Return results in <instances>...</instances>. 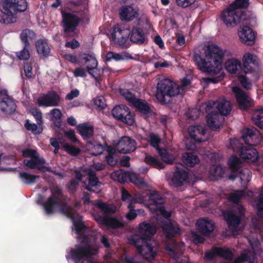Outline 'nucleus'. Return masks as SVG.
I'll return each instance as SVG.
<instances>
[{
  "mask_svg": "<svg viewBox=\"0 0 263 263\" xmlns=\"http://www.w3.org/2000/svg\"><path fill=\"white\" fill-rule=\"evenodd\" d=\"M185 115L189 119L195 120L199 117L200 111L196 108H193L189 109V110L185 112Z\"/></svg>",
  "mask_w": 263,
  "mask_h": 263,
  "instance_id": "nucleus-57",
  "label": "nucleus"
},
{
  "mask_svg": "<svg viewBox=\"0 0 263 263\" xmlns=\"http://www.w3.org/2000/svg\"><path fill=\"white\" fill-rule=\"evenodd\" d=\"M120 92L124 97L125 100L132 105L134 104V102L138 99L136 98L135 96L129 90L124 91L123 90L120 89Z\"/></svg>",
  "mask_w": 263,
  "mask_h": 263,
  "instance_id": "nucleus-51",
  "label": "nucleus"
},
{
  "mask_svg": "<svg viewBox=\"0 0 263 263\" xmlns=\"http://www.w3.org/2000/svg\"><path fill=\"white\" fill-rule=\"evenodd\" d=\"M77 132H93V125L90 123L85 122L77 126Z\"/></svg>",
  "mask_w": 263,
  "mask_h": 263,
  "instance_id": "nucleus-52",
  "label": "nucleus"
},
{
  "mask_svg": "<svg viewBox=\"0 0 263 263\" xmlns=\"http://www.w3.org/2000/svg\"><path fill=\"white\" fill-rule=\"evenodd\" d=\"M177 245L176 241L173 242V245L171 246L169 245H166L165 249L169 252V254L174 258L178 257V253L177 252Z\"/></svg>",
  "mask_w": 263,
  "mask_h": 263,
  "instance_id": "nucleus-59",
  "label": "nucleus"
},
{
  "mask_svg": "<svg viewBox=\"0 0 263 263\" xmlns=\"http://www.w3.org/2000/svg\"><path fill=\"white\" fill-rule=\"evenodd\" d=\"M158 154L163 162L170 164L173 163L174 161L173 156L169 154L166 149L158 148Z\"/></svg>",
  "mask_w": 263,
  "mask_h": 263,
  "instance_id": "nucleus-46",
  "label": "nucleus"
},
{
  "mask_svg": "<svg viewBox=\"0 0 263 263\" xmlns=\"http://www.w3.org/2000/svg\"><path fill=\"white\" fill-rule=\"evenodd\" d=\"M36 51L39 55L48 58L50 54L51 49L47 39H40L35 42Z\"/></svg>",
  "mask_w": 263,
  "mask_h": 263,
  "instance_id": "nucleus-31",
  "label": "nucleus"
},
{
  "mask_svg": "<svg viewBox=\"0 0 263 263\" xmlns=\"http://www.w3.org/2000/svg\"><path fill=\"white\" fill-rule=\"evenodd\" d=\"M183 163L189 167H193L200 162L198 157L191 153H185L182 156Z\"/></svg>",
  "mask_w": 263,
  "mask_h": 263,
  "instance_id": "nucleus-36",
  "label": "nucleus"
},
{
  "mask_svg": "<svg viewBox=\"0 0 263 263\" xmlns=\"http://www.w3.org/2000/svg\"><path fill=\"white\" fill-rule=\"evenodd\" d=\"M60 144L63 147L64 151L72 156H77L81 153L80 148L66 142L65 141H60Z\"/></svg>",
  "mask_w": 263,
  "mask_h": 263,
  "instance_id": "nucleus-40",
  "label": "nucleus"
},
{
  "mask_svg": "<svg viewBox=\"0 0 263 263\" xmlns=\"http://www.w3.org/2000/svg\"><path fill=\"white\" fill-rule=\"evenodd\" d=\"M241 163L240 160L235 155L232 156L228 161L229 166L234 173L238 171Z\"/></svg>",
  "mask_w": 263,
  "mask_h": 263,
  "instance_id": "nucleus-44",
  "label": "nucleus"
},
{
  "mask_svg": "<svg viewBox=\"0 0 263 263\" xmlns=\"http://www.w3.org/2000/svg\"><path fill=\"white\" fill-rule=\"evenodd\" d=\"M245 133L246 135H243L242 138L247 145L244 146L239 152L240 157L242 159L251 162H255L258 158V154L256 149L252 146L255 145L258 143V142H253V138L256 135V133Z\"/></svg>",
  "mask_w": 263,
  "mask_h": 263,
  "instance_id": "nucleus-7",
  "label": "nucleus"
},
{
  "mask_svg": "<svg viewBox=\"0 0 263 263\" xmlns=\"http://www.w3.org/2000/svg\"><path fill=\"white\" fill-rule=\"evenodd\" d=\"M127 208L129 210L128 212L126 215V218L129 220H133L135 219L137 216V213L136 211L135 210L134 204L129 203Z\"/></svg>",
  "mask_w": 263,
  "mask_h": 263,
  "instance_id": "nucleus-54",
  "label": "nucleus"
},
{
  "mask_svg": "<svg viewBox=\"0 0 263 263\" xmlns=\"http://www.w3.org/2000/svg\"><path fill=\"white\" fill-rule=\"evenodd\" d=\"M62 17L64 32L66 36H68L70 33H73L76 31L79 23L83 21V18H81L70 12L62 13Z\"/></svg>",
  "mask_w": 263,
  "mask_h": 263,
  "instance_id": "nucleus-11",
  "label": "nucleus"
},
{
  "mask_svg": "<svg viewBox=\"0 0 263 263\" xmlns=\"http://www.w3.org/2000/svg\"><path fill=\"white\" fill-rule=\"evenodd\" d=\"M164 200L162 195L158 191H154L149 195L148 203L150 205H155L156 208L161 205H163Z\"/></svg>",
  "mask_w": 263,
  "mask_h": 263,
  "instance_id": "nucleus-37",
  "label": "nucleus"
},
{
  "mask_svg": "<svg viewBox=\"0 0 263 263\" xmlns=\"http://www.w3.org/2000/svg\"><path fill=\"white\" fill-rule=\"evenodd\" d=\"M119 15L122 21L130 22L138 16V10L130 6H124L120 9Z\"/></svg>",
  "mask_w": 263,
  "mask_h": 263,
  "instance_id": "nucleus-26",
  "label": "nucleus"
},
{
  "mask_svg": "<svg viewBox=\"0 0 263 263\" xmlns=\"http://www.w3.org/2000/svg\"><path fill=\"white\" fill-rule=\"evenodd\" d=\"M61 98L58 93L53 90L48 92L43 97H39L37 104L40 106H58Z\"/></svg>",
  "mask_w": 263,
  "mask_h": 263,
  "instance_id": "nucleus-18",
  "label": "nucleus"
},
{
  "mask_svg": "<svg viewBox=\"0 0 263 263\" xmlns=\"http://www.w3.org/2000/svg\"><path fill=\"white\" fill-rule=\"evenodd\" d=\"M242 60L245 73H252L256 70L258 65V59L256 55L247 53L244 54Z\"/></svg>",
  "mask_w": 263,
  "mask_h": 263,
  "instance_id": "nucleus-24",
  "label": "nucleus"
},
{
  "mask_svg": "<svg viewBox=\"0 0 263 263\" xmlns=\"http://www.w3.org/2000/svg\"><path fill=\"white\" fill-rule=\"evenodd\" d=\"M207 125L212 130L220 128L224 121V118L216 110H212L206 117Z\"/></svg>",
  "mask_w": 263,
  "mask_h": 263,
  "instance_id": "nucleus-21",
  "label": "nucleus"
},
{
  "mask_svg": "<svg viewBox=\"0 0 263 263\" xmlns=\"http://www.w3.org/2000/svg\"><path fill=\"white\" fill-rule=\"evenodd\" d=\"M45 163V159L40 158L39 155L30 159H25L24 160V165L28 168L30 169L36 168L42 171H44V169L46 168L44 166Z\"/></svg>",
  "mask_w": 263,
  "mask_h": 263,
  "instance_id": "nucleus-29",
  "label": "nucleus"
},
{
  "mask_svg": "<svg viewBox=\"0 0 263 263\" xmlns=\"http://www.w3.org/2000/svg\"><path fill=\"white\" fill-rule=\"evenodd\" d=\"M245 215V209L238 204L232 211L229 212L226 216L229 227L236 228L239 226L241 218Z\"/></svg>",
  "mask_w": 263,
  "mask_h": 263,
  "instance_id": "nucleus-14",
  "label": "nucleus"
},
{
  "mask_svg": "<svg viewBox=\"0 0 263 263\" xmlns=\"http://www.w3.org/2000/svg\"><path fill=\"white\" fill-rule=\"evenodd\" d=\"M213 105H216V107L218 112L223 116L229 115L232 109L230 101H227L226 99L220 100L217 102H214Z\"/></svg>",
  "mask_w": 263,
  "mask_h": 263,
  "instance_id": "nucleus-33",
  "label": "nucleus"
},
{
  "mask_svg": "<svg viewBox=\"0 0 263 263\" xmlns=\"http://www.w3.org/2000/svg\"><path fill=\"white\" fill-rule=\"evenodd\" d=\"M27 8L26 0H4L0 4V22L9 24L15 21L14 15L18 12L25 11Z\"/></svg>",
  "mask_w": 263,
  "mask_h": 263,
  "instance_id": "nucleus-3",
  "label": "nucleus"
},
{
  "mask_svg": "<svg viewBox=\"0 0 263 263\" xmlns=\"http://www.w3.org/2000/svg\"><path fill=\"white\" fill-rule=\"evenodd\" d=\"M256 208L258 216L263 219V190L259 195V200Z\"/></svg>",
  "mask_w": 263,
  "mask_h": 263,
  "instance_id": "nucleus-56",
  "label": "nucleus"
},
{
  "mask_svg": "<svg viewBox=\"0 0 263 263\" xmlns=\"http://www.w3.org/2000/svg\"><path fill=\"white\" fill-rule=\"evenodd\" d=\"M96 206L103 213V214L106 216L114 214L116 211V207L114 205H109L108 203L103 202L101 201L97 203Z\"/></svg>",
  "mask_w": 263,
  "mask_h": 263,
  "instance_id": "nucleus-35",
  "label": "nucleus"
},
{
  "mask_svg": "<svg viewBox=\"0 0 263 263\" xmlns=\"http://www.w3.org/2000/svg\"><path fill=\"white\" fill-rule=\"evenodd\" d=\"M252 120L257 127L263 130V107H260L254 111Z\"/></svg>",
  "mask_w": 263,
  "mask_h": 263,
  "instance_id": "nucleus-38",
  "label": "nucleus"
},
{
  "mask_svg": "<svg viewBox=\"0 0 263 263\" xmlns=\"http://www.w3.org/2000/svg\"><path fill=\"white\" fill-rule=\"evenodd\" d=\"M50 191L51 195L45 202L43 203L46 214H52L54 213L56 209L59 206H62V209L68 206H65V197L61 188L55 186L51 189ZM61 211H62V209H61Z\"/></svg>",
  "mask_w": 263,
  "mask_h": 263,
  "instance_id": "nucleus-5",
  "label": "nucleus"
},
{
  "mask_svg": "<svg viewBox=\"0 0 263 263\" xmlns=\"http://www.w3.org/2000/svg\"><path fill=\"white\" fill-rule=\"evenodd\" d=\"M238 80L241 86L247 90H250L252 88V83L248 81L246 76L241 75L239 77Z\"/></svg>",
  "mask_w": 263,
  "mask_h": 263,
  "instance_id": "nucleus-60",
  "label": "nucleus"
},
{
  "mask_svg": "<svg viewBox=\"0 0 263 263\" xmlns=\"http://www.w3.org/2000/svg\"><path fill=\"white\" fill-rule=\"evenodd\" d=\"M16 105L13 99L8 96L6 90L0 91V109L6 114L14 112Z\"/></svg>",
  "mask_w": 263,
  "mask_h": 263,
  "instance_id": "nucleus-16",
  "label": "nucleus"
},
{
  "mask_svg": "<svg viewBox=\"0 0 263 263\" xmlns=\"http://www.w3.org/2000/svg\"><path fill=\"white\" fill-rule=\"evenodd\" d=\"M79 183V181L74 179H71L69 184L67 185L68 190L71 193L76 192Z\"/></svg>",
  "mask_w": 263,
  "mask_h": 263,
  "instance_id": "nucleus-64",
  "label": "nucleus"
},
{
  "mask_svg": "<svg viewBox=\"0 0 263 263\" xmlns=\"http://www.w3.org/2000/svg\"><path fill=\"white\" fill-rule=\"evenodd\" d=\"M136 148V142L129 137H123L118 141L116 149L120 153L128 154L134 152Z\"/></svg>",
  "mask_w": 263,
  "mask_h": 263,
  "instance_id": "nucleus-20",
  "label": "nucleus"
},
{
  "mask_svg": "<svg viewBox=\"0 0 263 263\" xmlns=\"http://www.w3.org/2000/svg\"><path fill=\"white\" fill-rule=\"evenodd\" d=\"M211 175L218 178L222 177L225 173V170L220 165L214 166L210 168Z\"/></svg>",
  "mask_w": 263,
  "mask_h": 263,
  "instance_id": "nucleus-49",
  "label": "nucleus"
},
{
  "mask_svg": "<svg viewBox=\"0 0 263 263\" xmlns=\"http://www.w3.org/2000/svg\"><path fill=\"white\" fill-rule=\"evenodd\" d=\"M225 68L227 71L230 73H239L242 68L240 61L236 59L228 60L225 63Z\"/></svg>",
  "mask_w": 263,
  "mask_h": 263,
  "instance_id": "nucleus-34",
  "label": "nucleus"
},
{
  "mask_svg": "<svg viewBox=\"0 0 263 263\" xmlns=\"http://www.w3.org/2000/svg\"><path fill=\"white\" fill-rule=\"evenodd\" d=\"M148 33V29L144 26L141 18H139L131 30L118 24L115 25L111 32V37L119 46L127 48L129 44H126L128 39L132 43L138 45L147 44Z\"/></svg>",
  "mask_w": 263,
  "mask_h": 263,
  "instance_id": "nucleus-2",
  "label": "nucleus"
},
{
  "mask_svg": "<svg viewBox=\"0 0 263 263\" xmlns=\"http://www.w3.org/2000/svg\"><path fill=\"white\" fill-rule=\"evenodd\" d=\"M245 195V191L237 190L230 195L229 199L233 203H237Z\"/></svg>",
  "mask_w": 263,
  "mask_h": 263,
  "instance_id": "nucleus-47",
  "label": "nucleus"
},
{
  "mask_svg": "<svg viewBox=\"0 0 263 263\" xmlns=\"http://www.w3.org/2000/svg\"><path fill=\"white\" fill-rule=\"evenodd\" d=\"M69 255L74 263H82L84 260L90 259L95 253L93 250H89V246L85 247L76 245L74 248L71 249Z\"/></svg>",
  "mask_w": 263,
  "mask_h": 263,
  "instance_id": "nucleus-12",
  "label": "nucleus"
},
{
  "mask_svg": "<svg viewBox=\"0 0 263 263\" xmlns=\"http://www.w3.org/2000/svg\"><path fill=\"white\" fill-rule=\"evenodd\" d=\"M78 239L81 242L80 245L87 247L89 246V250H92V247L89 242V239L87 235L79 234Z\"/></svg>",
  "mask_w": 263,
  "mask_h": 263,
  "instance_id": "nucleus-55",
  "label": "nucleus"
},
{
  "mask_svg": "<svg viewBox=\"0 0 263 263\" xmlns=\"http://www.w3.org/2000/svg\"><path fill=\"white\" fill-rule=\"evenodd\" d=\"M62 213L72 221L77 234H79L85 230L86 227L84 223L81 220H76V216L78 214L73 208L68 206L63 208Z\"/></svg>",
  "mask_w": 263,
  "mask_h": 263,
  "instance_id": "nucleus-22",
  "label": "nucleus"
},
{
  "mask_svg": "<svg viewBox=\"0 0 263 263\" xmlns=\"http://www.w3.org/2000/svg\"><path fill=\"white\" fill-rule=\"evenodd\" d=\"M133 106L141 115L144 116L145 118L149 117L152 115L151 105L145 100L138 98Z\"/></svg>",
  "mask_w": 263,
  "mask_h": 263,
  "instance_id": "nucleus-28",
  "label": "nucleus"
},
{
  "mask_svg": "<svg viewBox=\"0 0 263 263\" xmlns=\"http://www.w3.org/2000/svg\"><path fill=\"white\" fill-rule=\"evenodd\" d=\"M230 144L232 149L234 152H237L239 154V152L242 149L245 145L240 142V140L237 138L231 139L230 140Z\"/></svg>",
  "mask_w": 263,
  "mask_h": 263,
  "instance_id": "nucleus-50",
  "label": "nucleus"
},
{
  "mask_svg": "<svg viewBox=\"0 0 263 263\" xmlns=\"http://www.w3.org/2000/svg\"><path fill=\"white\" fill-rule=\"evenodd\" d=\"M150 141L152 146L155 147L158 151V148H160L158 145L160 139L157 136L155 135L153 133H152L150 136Z\"/></svg>",
  "mask_w": 263,
  "mask_h": 263,
  "instance_id": "nucleus-62",
  "label": "nucleus"
},
{
  "mask_svg": "<svg viewBox=\"0 0 263 263\" xmlns=\"http://www.w3.org/2000/svg\"><path fill=\"white\" fill-rule=\"evenodd\" d=\"M238 35L241 43L249 46L254 44L255 34L250 27L244 26L238 30Z\"/></svg>",
  "mask_w": 263,
  "mask_h": 263,
  "instance_id": "nucleus-23",
  "label": "nucleus"
},
{
  "mask_svg": "<svg viewBox=\"0 0 263 263\" xmlns=\"http://www.w3.org/2000/svg\"><path fill=\"white\" fill-rule=\"evenodd\" d=\"M216 249L217 256L229 261H231L233 259L234 253L229 248L217 247Z\"/></svg>",
  "mask_w": 263,
  "mask_h": 263,
  "instance_id": "nucleus-39",
  "label": "nucleus"
},
{
  "mask_svg": "<svg viewBox=\"0 0 263 263\" xmlns=\"http://www.w3.org/2000/svg\"><path fill=\"white\" fill-rule=\"evenodd\" d=\"M132 241L139 253L145 259L154 258L156 253L154 251L151 240L139 241L133 238Z\"/></svg>",
  "mask_w": 263,
  "mask_h": 263,
  "instance_id": "nucleus-13",
  "label": "nucleus"
},
{
  "mask_svg": "<svg viewBox=\"0 0 263 263\" xmlns=\"http://www.w3.org/2000/svg\"><path fill=\"white\" fill-rule=\"evenodd\" d=\"M188 172L182 168L177 167L172 178V182L175 187H179L188 179Z\"/></svg>",
  "mask_w": 263,
  "mask_h": 263,
  "instance_id": "nucleus-30",
  "label": "nucleus"
},
{
  "mask_svg": "<svg viewBox=\"0 0 263 263\" xmlns=\"http://www.w3.org/2000/svg\"><path fill=\"white\" fill-rule=\"evenodd\" d=\"M198 231L203 236H208L215 229V224L211 220L207 217L199 219L197 221Z\"/></svg>",
  "mask_w": 263,
  "mask_h": 263,
  "instance_id": "nucleus-25",
  "label": "nucleus"
},
{
  "mask_svg": "<svg viewBox=\"0 0 263 263\" xmlns=\"http://www.w3.org/2000/svg\"><path fill=\"white\" fill-rule=\"evenodd\" d=\"M180 93L179 86L174 81L168 79L160 80L157 84L156 98L161 104H168L172 97Z\"/></svg>",
  "mask_w": 263,
  "mask_h": 263,
  "instance_id": "nucleus-4",
  "label": "nucleus"
},
{
  "mask_svg": "<svg viewBox=\"0 0 263 263\" xmlns=\"http://www.w3.org/2000/svg\"><path fill=\"white\" fill-rule=\"evenodd\" d=\"M233 92L239 108L241 109L247 110L253 105V101L248 96V93L245 92L238 87L233 88Z\"/></svg>",
  "mask_w": 263,
  "mask_h": 263,
  "instance_id": "nucleus-15",
  "label": "nucleus"
},
{
  "mask_svg": "<svg viewBox=\"0 0 263 263\" xmlns=\"http://www.w3.org/2000/svg\"><path fill=\"white\" fill-rule=\"evenodd\" d=\"M163 231L167 238H171L180 234V229L178 226L171 222H166L162 226Z\"/></svg>",
  "mask_w": 263,
  "mask_h": 263,
  "instance_id": "nucleus-32",
  "label": "nucleus"
},
{
  "mask_svg": "<svg viewBox=\"0 0 263 263\" xmlns=\"http://www.w3.org/2000/svg\"><path fill=\"white\" fill-rule=\"evenodd\" d=\"M97 221L106 226L109 229H118L123 228L124 226L123 222L115 217L100 216Z\"/></svg>",
  "mask_w": 263,
  "mask_h": 263,
  "instance_id": "nucleus-27",
  "label": "nucleus"
},
{
  "mask_svg": "<svg viewBox=\"0 0 263 263\" xmlns=\"http://www.w3.org/2000/svg\"><path fill=\"white\" fill-rule=\"evenodd\" d=\"M238 258L239 263H254L256 256L253 252L248 251L242 253Z\"/></svg>",
  "mask_w": 263,
  "mask_h": 263,
  "instance_id": "nucleus-43",
  "label": "nucleus"
},
{
  "mask_svg": "<svg viewBox=\"0 0 263 263\" xmlns=\"http://www.w3.org/2000/svg\"><path fill=\"white\" fill-rule=\"evenodd\" d=\"M216 248L217 247H213L211 251H206L205 253L204 258L209 261L213 260L217 256Z\"/></svg>",
  "mask_w": 263,
  "mask_h": 263,
  "instance_id": "nucleus-61",
  "label": "nucleus"
},
{
  "mask_svg": "<svg viewBox=\"0 0 263 263\" xmlns=\"http://www.w3.org/2000/svg\"><path fill=\"white\" fill-rule=\"evenodd\" d=\"M121 199L123 201H126L132 204L138 202L135 197L133 196L124 187H122L121 189Z\"/></svg>",
  "mask_w": 263,
  "mask_h": 263,
  "instance_id": "nucleus-45",
  "label": "nucleus"
},
{
  "mask_svg": "<svg viewBox=\"0 0 263 263\" xmlns=\"http://www.w3.org/2000/svg\"><path fill=\"white\" fill-rule=\"evenodd\" d=\"M229 5L230 8H234L236 10L246 9L249 5V0H235Z\"/></svg>",
  "mask_w": 263,
  "mask_h": 263,
  "instance_id": "nucleus-48",
  "label": "nucleus"
},
{
  "mask_svg": "<svg viewBox=\"0 0 263 263\" xmlns=\"http://www.w3.org/2000/svg\"><path fill=\"white\" fill-rule=\"evenodd\" d=\"M205 56L196 53L193 55V60L199 70L213 76L208 78L209 82L214 84L221 81L224 77L221 71L223 52L217 46H209L204 52Z\"/></svg>",
  "mask_w": 263,
  "mask_h": 263,
  "instance_id": "nucleus-1",
  "label": "nucleus"
},
{
  "mask_svg": "<svg viewBox=\"0 0 263 263\" xmlns=\"http://www.w3.org/2000/svg\"><path fill=\"white\" fill-rule=\"evenodd\" d=\"M156 231V226L154 224L142 222L139 224V237L137 238L138 236H136L134 238L139 241L150 240Z\"/></svg>",
  "mask_w": 263,
  "mask_h": 263,
  "instance_id": "nucleus-17",
  "label": "nucleus"
},
{
  "mask_svg": "<svg viewBox=\"0 0 263 263\" xmlns=\"http://www.w3.org/2000/svg\"><path fill=\"white\" fill-rule=\"evenodd\" d=\"M79 62L81 64L88 63V65L86 66L88 72L96 81H98L97 77L93 74L94 69H96L98 66V62L94 53L81 54L80 55Z\"/></svg>",
  "mask_w": 263,
  "mask_h": 263,
  "instance_id": "nucleus-19",
  "label": "nucleus"
},
{
  "mask_svg": "<svg viewBox=\"0 0 263 263\" xmlns=\"http://www.w3.org/2000/svg\"><path fill=\"white\" fill-rule=\"evenodd\" d=\"M144 161L147 164L157 169L160 170L165 167V165L158 158L151 155H146Z\"/></svg>",
  "mask_w": 263,
  "mask_h": 263,
  "instance_id": "nucleus-41",
  "label": "nucleus"
},
{
  "mask_svg": "<svg viewBox=\"0 0 263 263\" xmlns=\"http://www.w3.org/2000/svg\"><path fill=\"white\" fill-rule=\"evenodd\" d=\"M220 18L227 27H233L239 24H246L245 22L248 20L249 15L246 11L230 8L229 5L221 12Z\"/></svg>",
  "mask_w": 263,
  "mask_h": 263,
  "instance_id": "nucleus-6",
  "label": "nucleus"
},
{
  "mask_svg": "<svg viewBox=\"0 0 263 263\" xmlns=\"http://www.w3.org/2000/svg\"><path fill=\"white\" fill-rule=\"evenodd\" d=\"M94 104L99 108L103 109L106 107L104 98L102 97H99L94 99Z\"/></svg>",
  "mask_w": 263,
  "mask_h": 263,
  "instance_id": "nucleus-63",
  "label": "nucleus"
},
{
  "mask_svg": "<svg viewBox=\"0 0 263 263\" xmlns=\"http://www.w3.org/2000/svg\"><path fill=\"white\" fill-rule=\"evenodd\" d=\"M86 142L91 145H97L96 142L93 140V133H79Z\"/></svg>",
  "mask_w": 263,
  "mask_h": 263,
  "instance_id": "nucleus-58",
  "label": "nucleus"
},
{
  "mask_svg": "<svg viewBox=\"0 0 263 263\" xmlns=\"http://www.w3.org/2000/svg\"><path fill=\"white\" fill-rule=\"evenodd\" d=\"M35 33L31 30L26 29L22 31L20 34V39L24 44L23 49L19 52H16V55L17 58L21 60H27L30 58V43L28 39L32 40L35 37Z\"/></svg>",
  "mask_w": 263,
  "mask_h": 263,
  "instance_id": "nucleus-10",
  "label": "nucleus"
},
{
  "mask_svg": "<svg viewBox=\"0 0 263 263\" xmlns=\"http://www.w3.org/2000/svg\"><path fill=\"white\" fill-rule=\"evenodd\" d=\"M112 116L117 120L121 121L129 126L135 123V115L131 113L130 109L124 105H119L111 110Z\"/></svg>",
  "mask_w": 263,
  "mask_h": 263,
  "instance_id": "nucleus-9",
  "label": "nucleus"
},
{
  "mask_svg": "<svg viewBox=\"0 0 263 263\" xmlns=\"http://www.w3.org/2000/svg\"><path fill=\"white\" fill-rule=\"evenodd\" d=\"M111 178L121 183L130 182L138 186H144L145 183L143 179L138 174L122 170L115 171L111 174Z\"/></svg>",
  "mask_w": 263,
  "mask_h": 263,
  "instance_id": "nucleus-8",
  "label": "nucleus"
},
{
  "mask_svg": "<svg viewBox=\"0 0 263 263\" xmlns=\"http://www.w3.org/2000/svg\"><path fill=\"white\" fill-rule=\"evenodd\" d=\"M19 178L26 184H32L36 182V179L40 178V176L29 174L27 172H20Z\"/></svg>",
  "mask_w": 263,
  "mask_h": 263,
  "instance_id": "nucleus-42",
  "label": "nucleus"
},
{
  "mask_svg": "<svg viewBox=\"0 0 263 263\" xmlns=\"http://www.w3.org/2000/svg\"><path fill=\"white\" fill-rule=\"evenodd\" d=\"M30 113L33 116L35 119L36 123L39 126L42 124V114L41 110L36 108H32L30 109Z\"/></svg>",
  "mask_w": 263,
  "mask_h": 263,
  "instance_id": "nucleus-53",
  "label": "nucleus"
}]
</instances>
